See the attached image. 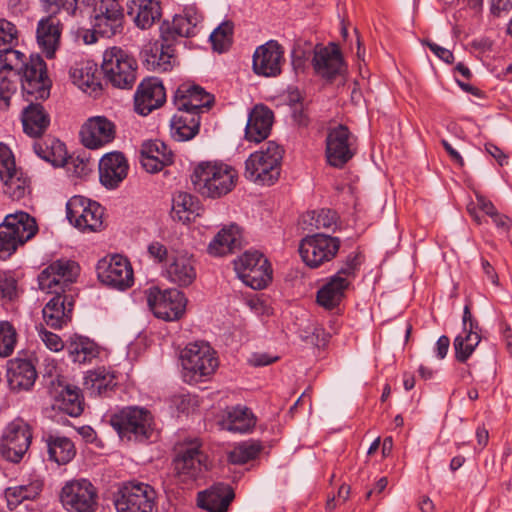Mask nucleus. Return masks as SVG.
Masks as SVG:
<instances>
[{
  "label": "nucleus",
  "mask_w": 512,
  "mask_h": 512,
  "mask_svg": "<svg viewBox=\"0 0 512 512\" xmlns=\"http://www.w3.org/2000/svg\"><path fill=\"white\" fill-rule=\"evenodd\" d=\"M237 180V170L222 161H202L194 167L191 175L195 189L210 199H219L229 194Z\"/></svg>",
  "instance_id": "f257e3e1"
},
{
  "label": "nucleus",
  "mask_w": 512,
  "mask_h": 512,
  "mask_svg": "<svg viewBox=\"0 0 512 512\" xmlns=\"http://www.w3.org/2000/svg\"><path fill=\"white\" fill-rule=\"evenodd\" d=\"M109 423L122 441L147 443L155 432L154 416L140 406H126L109 416Z\"/></svg>",
  "instance_id": "f03ea898"
},
{
  "label": "nucleus",
  "mask_w": 512,
  "mask_h": 512,
  "mask_svg": "<svg viewBox=\"0 0 512 512\" xmlns=\"http://www.w3.org/2000/svg\"><path fill=\"white\" fill-rule=\"evenodd\" d=\"M284 149L275 141H268L265 148L255 151L245 161L244 176L256 184L271 186L278 181Z\"/></svg>",
  "instance_id": "7ed1b4c3"
},
{
  "label": "nucleus",
  "mask_w": 512,
  "mask_h": 512,
  "mask_svg": "<svg viewBox=\"0 0 512 512\" xmlns=\"http://www.w3.org/2000/svg\"><path fill=\"white\" fill-rule=\"evenodd\" d=\"M38 232L34 217L24 211L8 214L0 224V259L7 260Z\"/></svg>",
  "instance_id": "20e7f679"
},
{
  "label": "nucleus",
  "mask_w": 512,
  "mask_h": 512,
  "mask_svg": "<svg viewBox=\"0 0 512 512\" xmlns=\"http://www.w3.org/2000/svg\"><path fill=\"white\" fill-rule=\"evenodd\" d=\"M182 378L188 384L207 380L216 371L219 362L216 352L207 343H189L180 354Z\"/></svg>",
  "instance_id": "39448f33"
},
{
  "label": "nucleus",
  "mask_w": 512,
  "mask_h": 512,
  "mask_svg": "<svg viewBox=\"0 0 512 512\" xmlns=\"http://www.w3.org/2000/svg\"><path fill=\"white\" fill-rule=\"evenodd\" d=\"M24 101H46L50 97L52 80L47 64L40 54H31L17 73Z\"/></svg>",
  "instance_id": "423d86ee"
},
{
  "label": "nucleus",
  "mask_w": 512,
  "mask_h": 512,
  "mask_svg": "<svg viewBox=\"0 0 512 512\" xmlns=\"http://www.w3.org/2000/svg\"><path fill=\"white\" fill-rule=\"evenodd\" d=\"M137 61L119 47L106 49L101 71L107 83L119 89H132L137 79Z\"/></svg>",
  "instance_id": "0eeeda50"
},
{
  "label": "nucleus",
  "mask_w": 512,
  "mask_h": 512,
  "mask_svg": "<svg viewBox=\"0 0 512 512\" xmlns=\"http://www.w3.org/2000/svg\"><path fill=\"white\" fill-rule=\"evenodd\" d=\"M93 13L92 30L83 37L86 44L95 43L99 37L111 38L122 32L124 10L118 0H100Z\"/></svg>",
  "instance_id": "6e6552de"
},
{
  "label": "nucleus",
  "mask_w": 512,
  "mask_h": 512,
  "mask_svg": "<svg viewBox=\"0 0 512 512\" xmlns=\"http://www.w3.org/2000/svg\"><path fill=\"white\" fill-rule=\"evenodd\" d=\"M147 303L154 316L165 320H179L185 313L187 298L177 288L160 289L150 287L147 291Z\"/></svg>",
  "instance_id": "1a4fd4ad"
},
{
  "label": "nucleus",
  "mask_w": 512,
  "mask_h": 512,
  "mask_svg": "<svg viewBox=\"0 0 512 512\" xmlns=\"http://www.w3.org/2000/svg\"><path fill=\"white\" fill-rule=\"evenodd\" d=\"M340 246L341 241L338 237L316 233L300 241L299 254L308 267L316 269L334 259Z\"/></svg>",
  "instance_id": "9d476101"
},
{
  "label": "nucleus",
  "mask_w": 512,
  "mask_h": 512,
  "mask_svg": "<svg viewBox=\"0 0 512 512\" xmlns=\"http://www.w3.org/2000/svg\"><path fill=\"white\" fill-rule=\"evenodd\" d=\"M32 441V430L21 418L10 422L0 439V454L8 462L18 464L27 453Z\"/></svg>",
  "instance_id": "9b49d317"
},
{
  "label": "nucleus",
  "mask_w": 512,
  "mask_h": 512,
  "mask_svg": "<svg viewBox=\"0 0 512 512\" xmlns=\"http://www.w3.org/2000/svg\"><path fill=\"white\" fill-rule=\"evenodd\" d=\"M67 219L82 231H99L103 228L104 208L96 201L83 196H73L66 203Z\"/></svg>",
  "instance_id": "f8f14e48"
},
{
  "label": "nucleus",
  "mask_w": 512,
  "mask_h": 512,
  "mask_svg": "<svg viewBox=\"0 0 512 512\" xmlns=\"http://www.w3.org/2000/svg\"><path fill=\"white\" fill-rule=\"evenodd\" d=\"M97 499V490L87 479L68 481L60 492V501L69 512H96Z\"/></svg>",
  "instance_id": "ddd939ff"
},
{
  "label": "nucleus",
  "mask_w": 512,
  "mask_h": 512,
  "mask_svg": "<svg viewBox=\"0 0 512 512\" xmlns=\"http://www.w3.org/2000/svg\"><path fill=\"white\" fill-rule=\"evenodd\" d=\"M118 512H154L155 490L148 484H125L114 500Z\"/></svg>",
  "instance_id": "4468645a"
},
{
  "label": "nucleus",
  "mask_w": 512,
  "mask_h": 512,
  "mask_svg": "<svg viewBox=\"0 0 512 512\" xmlns=\"http://www.w3.org/2000/svg\"><path fill=\"white\" fill-rule=\"evenodd\" d=\"M97 275L103 284L120 291L127 290L134 283L130 261L119 254L111 256L109 261L100 260L97 264Z\"/></svg>",
  "instance_id": "2eb2a0df"
},
{
  "label": "nucleus",
  "mask_w": 512,
  "mask_h": 512,
  "mask_svg": "<svg viewBox=\"0 0 512 512\" xmlns=\"http://www.w3.org/2000/svg\"><path fill=\"white\" fill-rule=\"evenodd\" d=\"M80 266L70 259H57L51 262L38 275V285L41 290L63 289L67 291L79 275Z\"/></svg>",
  "instance_id": "dca6fc26"
},
{
  "label": "nucleus",
  "mask_w": 512,
  "mask_h": 512,
  "mask_svg": "<svg viewBox=\"0 0 512 512\" xmlns=\"http://www.w3.org/2000/svg\"><path fill=\"white\" fill-rule=\"evenodd\" d=\"M351 136L349 128L343 124L328 130L325 153L330 166L341 169L353 158L355 151L351 148Z\"/></svg>",
  "instance_id": "f3484780"
},
{
  "label": "nucleus",
  "mask_w": 512,
  "mask_h": 512,
  "mask_svg": "<svg viewBox=\"0 0 512 512\" xmlns=\"http://www.w3.org/2000/svg\"><path fill=\"white\" fill-rule=\"evenodd\" d=\"M285 62L284 49L276 40H269L256 48L252 69L258 76L277 77L282 73Z\"/></svg>",
  "instance_id": "a211bd4d"
},
{
  "label": "nucleus",
  "mask_w": 512,
  "mask_h": 512,
  "mask_svg": "<svg viewBox=\"0 0 512 512\" xmlns=\"http://www.w3.org/2000/svg\"><path fill=\"white\" fill-rule=\"evenodd\" d=\"M166 101V91L157 77H147L137 87L134 95L135 111L143 116L161 107Z\"/></svg>",
  "instance_id": "6ab92c4d"
},
{
  "label": "nucleus",
  "mask_w": 512,
  "mask_h": 512,
  "mask_svg": "<svg viewBox=\"0 0 512 512\" xmlns=\"http://www.w3.org/2000/svg\"><path fill=\"white\" fill-rule=\"evenodd\" d=\"M115 124L105 116L89 118L81 127L80 138L88 149H98L115 138Z\"/></svg>",
  "instance_id": "aec40b11"
},
{
  "label": "nucleus",
  "mask_w": 512,
  "mask_h": 512,
  "mask_svg": "<svg viewBox=\"0 0 512 512\" xmlns=\"http://www.w3.org/2000/svg\"><path fill=\"white\" fill-rule=\"evenodd\" d=\"M214 103V95L196 84L183 83L173 95V104L176 107L187 108L199 114L211 109Z\"/></svg>",
  "instance_id": "412c9836"
},
{
  "label": "nucleus",
  "mask_w": 512,
  "mask_h": 512,
  "mask_svg": "<svg viewBox=\"0 0 512 512\" xmlns=\"http://www.w3.org/2000/svg\"><path fill=\"white\" fill-rule=\"evenodd\" d=\"M312 65L315 73L332 82L345 68L342 53L336 44L331 47L316 45Z\"/></svg>",
  "instance_id": "4be33fe9"
},
{
  "label": "nucleus",
  "mask_w": 512,
  "mask_h": 512,
  "mask_svg": "<svg viewBox=\"0 0 512 512\" xmlns=\"http://www.w3.org/2000/svg\"><path fill=\"white\" fill-rule=\"evenodd\" d=\"M167 279L178 287H189L197 277L195 260L192 254L174 251L165 264Z\"/></svg>",
  "instance_id": "5701e85b"
},
{
  "label": "nucleus",
  "mask_w": 512,
  "mask_h": 512,
  "mask_svg": "<svg viewBox=\"0 0 512 512\" xmlns=\"http://www.w3.org/2000/svg\"><path fill=\"white\" fill-rule=\"evenodd\" d=\"M173 464L182 482L195 481L206 470V455L199 447H186L176 455Z\"/></svg>",
  "instance_id": "b1692460"
},
{
  "label": "nucleus",
  "mask_w": 512,
  "mask_h": 512,
  "mask_svg": "<svg viewBox=\"0 0 512 512\" xmlns=\"http://www.w3.org/2000/svg\"><path fill=\"white\" fill-rule=\"evenodd\" d=\"M46 291L49 294H53V297L42 310L43 318L51 328H61L65 323V319L71 318L74 306L73 296L66 294V291L63 289H50Z\"/></svg>",
  "instance_id": "393cba45"
},
{
  "label": "nucleus",
  "mask_w": 512,
  "mask_h": 512,
  "mask_svg": "<svg viewBox=\"0 0 512 512\" xmlns=\"http://www.w3.org/2000/svg\"><path fill=\"white\" fill-rule=\"evenodd\" d=\"M174 153L161 140L144 141L140 149V163L148 173H158L173 164Z\"/></svg>",
  "instance_id": "a878e982"
},
{
  "label": "nucleus",
  "mask_w": 512,
  "mask_h": 512,
  "mask_svg": "<svg viewBox=\"0 0 512 512\" xmlns=\"http://www.w3.org/2000/svg\"><path fill=\"white\" fill-rule=\"evenodd\" d=\"M129 165L124 154L114 151L105 154L99 161V178L108 189H115L127 177Z\"/></svg>",
  "instance_id": "bb28decb"
},
{
  "label": "nucleus",
  "mask_w": 512,
  "mask_h": 512,
  "mask_svg": "<svg viewBox=\"0 0 512 512\" xmlns=\"http://www.w3.org/2000/svg\"><path fill=\"white\" fill-rule=\"evenodd\" d=\"M234 498L235 492L231 485L217 482L197 493V506L207 512H227Z\"/></svg>",
  "instance_id": "cd10ccee"
},
{
  "label": "nucleus",
  "mask_w": 512,
  "mask_h": 512,
  "mask_svg": "<svg viewBox=\"0 0 512 512\" xmlns=\"http://www.w3.org/2000/svg\"><path fill=\"white\" fill-rule=\"evenodd\" d=\"M35 364L31 359L14 358L9 360L7 380L12 391H29L37 379Z\"/></svg>",
  "instance_id": "c85d7f7f"
},
{
  "label": "nucleus",
  "mask_w": 512,
  "mask_h": 512,
  "mask_svg": "<svg viewBox=\"0 0 512 512\" xmlns=\"http://www.w3.org/2000/svg\"><path fill=\"white\" fill-rule=\"evenodd\" d=\"M274 121L273 111L264 104L255 105L248 115L245 127V138L259 143L265 140L271 132Z\"/></svg>",
  "instance_id": "c756f323"
},
{
  "label": "nucleus",
  "mask_w": 512,
  "mask_h": 512,
  "mask_svg": "<svg viewBox=\"0 0 512 512\" xmlns=\"http://www.w3.org/2000/svg\"><path fill=\"white\" fill-rule=\"evenodd\" d=\"M26 102L28 105L21 112L23 132L32 138H39L50 126V115L42 100Z\"/></svg>",
  "instance_id": "7c9ffc66"
},
{
  "label": "nucleus",
  "mask_w": 512,
  "mask_h": 512,
  "mask_svg": "<svg viewBox=\"0 0 512 512\" xmlns=\"http://www.w3.org/2000/svg\"><path fill=\"white\" fill-rule=\"evenodd\" d=\"M349 288V282L346 279L330 276L316 292V303L327 311H338Z\"/></svg>",
  "instance_id": "2f4dec72"
},
{
  "label": "nucleus",
  "mask_w": 512,
  "mask_h": 512,
  "mask_svg": "<svg viewBox=\"0 0 512 512\" xmlns=\"http://www.w3.org/2000/svg\"><path fill=\"white\" fill-rule=\"evenodd\" d=\"M61 32L62 24L55 15H49L38 22L37 42L48 59L55 56L59 47Z\"/></svg>",
  "instance_id": "473e14b6"
},
{
  "label": "nucleus",
  "mask_w": 512,
  "mask_h": 512,
  "mask_svg": "<svg viewBox=\"0 0 512 512\" xmlns=\"http://www.w3.org/2000/svg\"><path fill=\"white\" fill-rule=\"evenodd\" d=\"M83 385L90 396L111 397L118 385L117 376L114 371L98 367L86 372Z\"/></svg>",
  "instance_id": "72a5a7b5"
},
{
  "label": "nucleus",
  "mask_w": 512,
  "mask_h": 512,
  "mask_svg": "<svg viewBox=\"0 0 512 512\" xmlns=\"http://www.w3.org/2000/svg\"><path fill=\"white\" fill-rule=\"evenodd\" d=\"M204 208L195 195L187 192H178L172 200L171 216L174 220L182 223H190L201 216Z\"/></svg>",
  "instance_id": "f704fd0d"
},
{
  "label": "nucleus",
  "mask_w": 512,
  "mask_h": 512,
  "mask_svg": "<svg viewBox=\"0 0 512 512\" xmlns=\"http://www.w3.org/2000/svg\"><path fill=\"white\" fill-rule=\"evenodd\" d=\"M141 58L146 69L159 72L171 71L177 60L176 54L157 41L145 46L141 51Z\"/></svg>",
  "instance_id": "c9c22d12"
},
{
  "label": "nucleus",
  "mask_w": 512,
  "mask_h": 512,
  "mask_svg": "<svg viewBox=\"0 0 512 512\" xmlns=\"http://www.w3.org/2000/svg\"><path fill=\"white\" fill-rule=\"evenodd\" d=\"M128 15L140 29L150 28L161 18L162 9L159 0H131Z\"/></svg>",
  "instance_id": "e433bc0d"
},
{
  "label": "nucleus",
  "mask_w": 512,
  "mask_h": 512,
  "mask_svg": "<svg viewBox=\"0 0 512 512\" xmlns=\"http://www.w3.org/2000/svg\"><path fill=\"white\" fill-rule=\"evenodd\" d=\"M72 82L82 90L97 91L102 88L97 64L93 61L76 62L69 71Z\"/></svg>",
  "instance_id": "4c0bfd02"
},
{
  "label": "nucleus",
  "mask_w": 512,
  "mask_h": 512,
  "mask_svg": "<svg viewBox=\"0 0 512 512\" xmlns=\"http://www.w3.org/2000/svg\"><path fill=\"white\" fill-rule=\"evenodd\" d=\"M46 443L48 459L58 465L69 463L76 455V448L73 441L66 437L54 434L43 436Z\"/></svg>",
  "instance_id": "58836bf2"
},
{
  "label": "nucleus",
  "mask_w": 512,
  "mask_h": 512,
  "mask_svg": "<svg viewBox=\"0 0 512 512\" xmlns=\"http://www.w3.org/2000/svg\"><path fill=\"white\" fill-rule=\"evenodd\" d=\"M222 424L228 431L247 433L254 428L256 417L248 407L236 405L226 409Z\"/></svg>",
  "instance_id": "ea45409f"
},
{
  "label": "nucleus",
  "mask_w": 512,
  "mask_h": 512,
  "mask_svg": "<svg viewBox=\"0 0 512 512\" xmlns=\"http://www.w3.org/2000/svg\"><path fill=\"white\" fill-rule=\"evenodd\" d=\"M53 409H57L71 417H79L84 411V398L80 388L66 385L55 396Z\"/></svg>",
  "instance_id": "a19ab883"
},
{
  "label": "nucleus",
  "mask_w": 512,
  "mask_h": 512,
  "mask_svg": "<svg viewBox=\"0 0 512 512\" xmlns=\"http://www.w3.org/2000/svg\"><path fill=\"white\" fill-rule=\"evenodd\" d=\"M33 148L37 156L51 163L54 167H64L67 164L68 152L66 145L55 137H47L42 142H36Z\"/></svg>",
  "instance_id": "79ce46f5"
},
{
  "label": "nucleus",
  "mask_w": 512,
  "mask_h": 512,
  "mask_svg": "<svg viewBox=\"0 0 512 512\" xmlns=\"http://www.w3.org/2000/svg\"><path fill=\"white\" fill-rule=\"evenodd\" d=\"M240 244L237 227L231 225L221 229L208 245V253L212 256H224L232 253Z\"/></svg>",
  "instance_id": "37998d69"
},
{
  "label": "nucleus",
  "mask_w": 512,
  "mask_h": 512,
  "mask_svg": "<svg viewBox=\"0 0 512 512\" xmlns=\"http://www.w3.org/2000/svg\"><path fill=\"white\" fill-rule=\"evenodd\" d=\"M67 350L71 360L80 364L90 362L99 355V346L85 336L71 337Z\"/></svg>",
  "instance_id": "c03bdc74"
},
{
  "label": "nucleus",
  "mask_w": 512,
  "mask_h": 512,
  "mask_svg": "<svg viewBox=\"0 0 512 512\" xmlns=\"http://www.w3.org/2000/svg\"><path fill=\"white\" fill-rule=\"evenodd\" d=\"M1 181L3 182V193L14 201L21 200L31 192L30 178L21 168L3 177Z\"/></svg>",
  "instance_id": "a18cd8bd"
},
{
  "label": "nucleus",
  "mask_w": 512,
  "mask_h": 512,
  "mask_svg": "<svg viewBox=\"0 0 512 512\" xmlns=\"http://www.w3.org/2000/svg\"><path fill=\"white\" fill-rule=\"evenodd\" d=\"M43 486L42 480L35 479L27 485L8 487L5 490L8 508L13 510L25 500L36 499L42 492Z\"/></svg>",
  "instance_id": "49530a36"
},
{
  "label": "nucleus",
  "mask_w": 512,
  "mask_h": 512,
  "mask_svg": "<svg viewBox=\"0 0 512 512\" xmlns=\"http://www.w3.org/2000/svg\"><path fill=\"white\" fill-rule=\"evenodd\" d=\"M263 449L264 447L259 440L244 441L228 453L227 460L234 465H243L256 459Z\"/></svg>",
  "instance_id": "de8ad7c7"
},
{
  "label": "nucleus",
  "mask_w": 512,
  "mask_h": 512,
  "mask_svg": "<svg viewBox=\"0 0 512 512\" xmlns=\"http://www.w3.org/2000/svg\"><path fill=\"white\" fill-rule=\"evenodd\" d=\"M178 31L183 38L195 36L197 25L202 20V15L194 6L185 7L183 14H176L172 18Z\"/></svg>",
  "instance_id": "09e8293b"
},
{
  "label": "nucleus",
  "mask_w": 512,
  "mask_h": 512,
  "mask_svg": "<svg viewBox=\"0 0 512 512\" xmlns=\"http://www.w3.org/2000/svg\"><path fill=\"white\" fill-rule=\"evenodd\" d=\"M272 273L271 264L268 263L267 267L259 265L252 270L249 268L248 271L242 272L238 276L245 285L255 290H262L272 281Z\"/></svg>",
  "instance_id": "8fccbe9b"
},
{
  "label": "nucleus",
  "mask_w": 512,
  "mask_h": 512,
  "mask_svg": "<svg viewBox=\"0 0 512 512\" xmlns=\"http://www.w3.org/2000/svg\"><path fill=\"white\" fill-rule=\"evenodd\" d=\"M233 28L232 22L225 21L210 34L209 39L214 51L223 53L229 50L233 42Z\"/></svg>",
  "instance_id": "3c124183"
},
{
  "label": "nucleus",
  "mask_w": 512,
  "mask_h": 512,
  "mask_svg": "<svg viewBox=\"0 0 512 512\" xmlns=\"http://www.w3.org/2000/svg\"><path fill=\"white\" fill-rule=\"evenodd\" d=\"M65 167L75 176L83 177L92 171L93 162L90 154L86 150H81L72 155H68V161Z\"/></svg>",
  "instance_id": "603ef678"
},
{
  "label": "nucleus",
  "mask_w": 512,
  "mask_h": 512,
  "mask_svg": "<svg viewBox=\"0 0 512 512\" xmlns=\"http://www.w3.org/2000/svg\"><path fill=\"white\" fill-rule=\"evenodd\" d=\"M362 265V255L360 252L349 253L343 261L341 267L336 271L333 276L346 279L349 286L352 285L353 280L357 277Z\"/></svg>",
  "instance_id": "864d4df0"
},
{
  "label": "nucleus",
  "mask_w": 512,
  "mask_h": 512,
  "mask_svg": "<svg viewBox=\"0 0 512 512\" xmlns=\"http://www.w3.org/2000/svg\"><path fill=\"white\" fill-rule=\"evenodd\" d=\"M269 260L263 253L257 250L245 251L238 259L234 260V269L237 274L248 271L250 268L255 269L259 265L268 266Z\"/></svg>",
  "instance_id": "5fc2aeb1"
},
{
  "label": "nucleus",
  "mask_w": 512,
  "mask_h": 512,
  "mask_svg": "<svg viewBox=\"0 0 512 512\" xmlns=\"http://www.w3.org/2000/svg\"><path fill=\"white\" fill-rule=\"evenodd\" d=\"M187 117L173 116L171 120V136L174 140L182 142L193 139L198 133V123L188 126L185 124Z\"/></svg>",
  "instance_id": "6e6d98bb"
},
{
  "label": "nucleus",
  "mask_w": 512,
  "mask_h": 512,
  "mask_svg": "<svg viewBox=\"0 0 512 512\" xmlns=\"http://www.w3.org/2000/svg\"><path fill=\"white\" fill-rule=\"evenodd\" d=\"M470 336L458 335L454 339L453 347L455 351V359L460 363H466L473 354L475 348L481 341V336H475V342L470 343Z\"/></svg>",
  "instance_id": "4d7b16f0"
},
{
  "label": "nucleus",
  "mask_w": 512,
  "mask_h": 512,
  "mask_svg": "<svg viewBox=\"0 0 512 512\" xmlns=\"http://www.w3.org/2000/svg\"><path fill=\"white\" fill-rule=\"evenodd\" d=\"M159 31L160 38L157 42L162 44L165 49L175 54V46L182 37L181 35H178V31L173 20H164L159 27Z\"/></svg>",
  "instance_id": "13d9d810"
},
{
  "label": "nucleus",
  "mask_w": 512,
  "mask_h": 512,
  "mask_svg": "<svg viewBox=\"0 0 512 512\" xmlns=\"http://www.w3.org/2000/svg\"><path fill=\"white\" fill-rule=\"evenodd\" d=\"M16 330L7 321L0 322V357L9 356L16 344Z\"/></svg>",
  "instance_id": "bf43d9fd"
},
{
  "label": "nucleus",
  "mask_w": 512,
  "mask_h": 512,
  "mask_svg": "<svg viewBox=\"0 0 512 512\" xmlns=\"http://www.w3.org/2000/svg\"><path fill=\"white\" fill-rule=\"evenodd\" d=\"M18 297L17 280L11 273L0 272V303L3 305Z\"/></svg>",
  "instance_id": "052dcab7"
},
{
  "label": "nucleus",
  "mask_w": 512,
  "mask_h": 512,
  "mask_svg": "<svg viewBox=\"0 0 512 512\" xmlns=\"http://www.w3.org/2000/svg\"><path fill=\"white\" fill-rule=\"evenodd\" d=\"M0 53H4V55H0V59L2 61V69L15 71L18 73L20 71L21 65L25 64L28 60L25 54L21 53L18 50H14L12 46H9L6 50H1Z\"/></svg>",
  "instance_id": "680f3d73"
},
{
  "label": "nucleus",
  "mask_w": 512,
  "mask_h": 512,
  "mask_svg": "<svg viewBox=\"0 0 512 512\" xmlns=\"http://www.w3.org/2000/svg\"><path fill=\"white\" fill-rule=\"evenodd\" d=\"M19 170L16 167L15 159L10 148L0 143V179Z\"/></svg>",
  "instance_id": "e2e57ef3"
},
{
  "label": "nucleus",
  "mask_w": 512,
  "mask_h": 512,
  "mask_svg": "<svg viewBox=\"0 0 512 512\" xmlns=\"http://www.w3.org/2000/svg\"><path fill=\"white\" fill-rule=\"evenodd\" d=\"M91 0H41L49 9H54V12L61 9L67 11L68 14L74 15L78 4H89Z\"/></svg>",
  "instance_id": "0e129e2a"
},
{
  "label": "nucleus",
  "mask_w": 512,
  "mask_h": 512,
  "mask_svg": "<svg viewBox=\"0 0 512 512\" xmlns=\"http://www.w3.org/2000/svg\"><path fill=\"white\" fill-rule=\"evenodd\" d=\"M147 252L150 258L157 264L169 262L170 254L167 247L159 241H153L148 245Z\"/></svg>",
  "instance_id": "69168bd1"
},
{
  "label": "nucleus",
  "mask_w": 512,
  "mask_h": 512,
  "mask_svg": "<svg viewBox=\"0 0 512 512\" xmlns=\"http://www.w3.org/2000/svg\"><path fill=\"white\" fill-rule=\"evenodd\" d=\"M312 219L315 220V227L317 229L330 228L336 223L337 215L336 212L330 209H321L319 212H312Z\"/></svg>",
  "instance_id": "338daca9"
},
{
  "label": "nucleus",
  "mask_w": 512,
  "mask_h": 512,
  "mask_svg": "<svg viewBox=\"0 0 512 512\" xmlns=\"http://www.w3.org/2000/svg\"><path fill=\"white\" fill-rule=\"evenodd\" d=\"M39 336L45 343L46 347L51 351L58 352L64 347V343L61 337L51 331L46 330L43 325H40Z\"/></svg>",
  "instance_id": "774afa93"
}]
</instances>
